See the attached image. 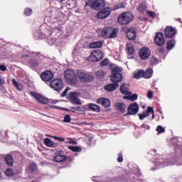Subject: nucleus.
I'll use <instances>...</instances> for the list:
<instances>
[{"label": "nucleus", "mask_w": 182, "mask_h": 182, "mask_svg": "<svg viewBox=\"0 0 182 182\" xmlns=\"http://www.w3.org/2000/svg\"><path fill=\"white\" fill-rule=\"evenodd\" d=\"M119 87V83H110L105 85L104 89L107 92H114Z\"/></svg>", "instance_id": "18"}, {"label": "nucleus", "mask_w": 182, "mask_h": 182, "mask_svg": "<svg viewBox=\"0 0 182 182\" xmlns=\"http://www.w3.org/2000/svg\"><path fill=\"white\" fill-rule=\"evenodd\" d=\"M31 95L36 99V100H37V102L41 103V105H48V103H49V100L48 98L41 94H38V92H31Z\"/></svg>", "instance_id": "10"}, {"label": "nucleus", "mask_w": 182, "mask_h": 182, "mask_svg": "<svg viewBox=\"0 0 182 182\" xmlns=\"http://www.w3.org/2000/svg\"><path fill=\"white\" fill-rule=\"evenodd\" d=\"M5 85V77L0 75V86Z\"/></svg>", "instance_id": "53"}, {"label": "nucleus", "mask_w": 182, "mask_h": 182, "mask_svg": "<svg viewBox=\"0 0 182 182\" xmlns=\"http://www.w3.org/2000/svg\"><path fill=\"white\" fill-rule=\"evenodd\" d=\"M153 69L151 68H146L144 71V79H150L151 77H153Z\"/></svg>", "instance_id": "23"}, {"label": "nucleus", "mask_w": 182, "mask_h": 182, "mask_svg": "<svg viewBox=\"0 0 182 182\" xmlns=\"http://www.w3.org/2000/svg\"><path fill=\"white\" fill-rule=\"evenodd\" d=\"M139 55L142 60H147V59L150 58V55H151V51L150 50V48L143 47L140 49Z\"/></svg>", "instance_id": "11"}, {"label": "nucleus", "mask_w": 182, "mask_h": 182, "mask_svg": "<svg viewBox=\"0 0 182 182\" xmlns=\"http://www.w3.org/2000/svg\"><path fill=\"white\" fill-rule=\"evenodd\" d=\"M114 181H119V180H117V179H114Z\"/></svg>", "instance_id": "61"}, {"label": "nucleus", "mask_w": 182, "mask_h": 182, "mask_svg": "<svg viewBox=\"0 0 182 182\" xmlns=\"http://www.w3.org/2000/svg\"><path fill=\"white\" fill-rule=\"evenodd\" d=\"M76 76L81 83H90L95 79V75H90L81 70H76Z\"/></svg>", "instance_id": "2"}, {"label": "nucleus", "mask_w": 182, "mask_h": 182, "mask_svg": "<svg viewBox=\"0 0 182 182\" xmlns=\"http://www.w3.org/2000/svg\"><path fill=\"white\" fill-rule=\"evenodd\" d=\"M50 87L55 92H60L63 89V81L60 79H54L50 82Z\"/></svg>", "instance_id": "7"}, {"label": "nucleus", "mask_w": 182, "mask_h": 182, "mask_svg": "<svg viewBox=\"0 0 182 182\" xmlns=\"http://www.w3.org/2000/svg\"><path fill=\"white\" fill-rule=\"evenodd\" d=\"M133 14L132 12L122 13L118 16V23L119 25H129L132 21H133Z\"/></svg>", "instance_id": "4"}, {"label": "nucleus", "mask_w": 182, "mask_h": 182, "mask_svg": "<svg viewBox=\"0 0 182 182\" xmlns=\"http://www.w3.org/2000/svg\"><path fill=\"white\" fill-rule=\"evenodd\" d=\"M105 75H106V73L102 70L96 72V77H97V79H102L105 77Z\"/></svg>", "instance_id": "32"}, {"label": "nucleus", "mask_w": 182, "mask_h": 182, "mask_svg": "<svg viewBox=\"0 0 182 182\" xmlns=\"http://www.w3.org/2000/svg\"><path fill=\"white\" fill-rule=\"evenodd\" d=\"M146 113L149 114V113H154V109L153 108V107H148L147 109H146Z\"/></svg>", "instance_id": "48"}, {"label": "nucleus", "mask_w": 182, "mask_h": 182, "mask_svg": "<svg viewBox=\"0 0 182 182\" xmlns=\"http://www.w3.org/2000/svg\"><path fill=\"white\" fill-rule=\"evenodd\" d=\"M141 129H145V130H149L150 129V126H149L148 124H143L141 126Z\"/></svg>", "instance_id": "50"}, {"label": "nucleus", "mask_w": 182, "mask_h": 182, "mask_svg": "<svg viewBox=\"0 0 182 182\" xmlns=\"http://www.w3.org/2000/svg\"><path fill=\"white\" fill-rule=\"evenodd\" d=\"M157 64H159V60L157 58H156L155 57H153L150 60V65L151 66H154Z\"/></svg>", "instance_id": "38"}, {"label": "nucleus", "mask_w": 182, "mask_h": 182, "mask_svg": "<svg viewBox=\"0 0 182 182\" xmlns=\"http://www.w3.org/2000/svg\"><path fill=\"white\" fill-rule=\"evenodd\" d=\"M68 149L70 150H71V151H74V152H80V151H82V148L80 146H68Z\"/></svg>", "instance_id": "31"}, {"label": "nucleus", "mask_w": 182, "mask_h": 182, "mask_svg": "<svg viewBox=\"0 0 182 182\" xmlns=\"http://www.w3.org/2000/svg\"><path fill=\"white\" fill-rule=\"evenodd\" d=\"M176 33L177 32L176 31V28L171 26H167L164 29V33H165L166 38H173V36H174V35H176Z\"/></svg>", "instance_id": "17"}, {"label": "nucleus", "mask_w": 182, "mask_h": 182, "mask_svg": "<svg viewBox=\"0 0 182 182\" xmlns=\"http://www.w3.org/2000/svg\"><path fill=\"white\" fill-rule=\"evenodd\" d=\"M117 28H113L112 27H105L102 31V36L105 39H112L117 37Z\"/></svg>", "instance_id": "5"}, {"label": "nucleus", "mask_w": 182, "mask_h": 182, "mask_svg": "<svg viewBox=\"0 0 182 182\" xmlns=\"http://www.w3.org/2000/svg\"><path fill=\"white\" fill-rule=\"evenodd\" d=\"M122 72H123V69L117 67L112 70L111 75L109 79L112 83H120L122 80H123V75H122Z\"/></svg>", "instance_id": "1"}, {"label": "nucleus", "mask_w": 182, "mask_h": 182, "mask_svg": "<svg viewBox=\"0 0 182 182\" xmlns=\"http://www.w3.org/2000/svg\"><path fill=\"white\" fill-rule=\"evenodd\" d=\"M11 80L14 86H16V87L19 86V83H18V82L16 81V80H15V78H13Z\"/></svg>", "instance_id": "54"}, {"label": "nucleus", "mask_w": 182, "mask_h": 182, "mask_svg": "<svg viewBox=\"0 0 182 182\" xmlns=\"http://www.w3.org/2000/svg\"><path fill=\"white\" fill-rule=\"evenodd\" d=\"M156 132L159 134H161L164 133L166 132V129H164V128L162 126L159 125L156 128Z\"/></svg>", "instance_id": "41"}, {"label": "nucleus", "mask_w": 182, "mask_h": 182, "mask_svg": "<svg viewBox=\"0 0 182 182\" xmlns=\"http://www.w3.org/2000/svg\"><path fill=\"white\" fill-rule=\"evenodd\" d=\"M84 124H87L86 123H84Z\"/></svg>", "instance_id": "64"}, {"label": "nucleus", "mask_w": 182, "mask_h": 182, "mask_svg": "<svg viewBox=\"0 0 182 182\" xmlns=\"http://www.w3.org/2000/svg\"><path fill=\"white\" fill-rule=\"evenodd\" d=\"M141 77L144 78V70H139L134 74V79H141Z\"/></svg>", "instance_id": "29"}, {"label": "nucleus", "mask_w": 182, "mask_h": 182, "mask_svg": "<svg viewBox=\"0 0 182 182\" xmlns=\"http://www.w3.org/2000/svg\"><path fill=\"white\" fill-rule=\"evenodd\" d=\"M65 79L68 85H77V76L75 70L68 69L65 71Z\"/></svg>", "instance_id": "3"}, {"label": "nucleus", "mask_w": 182, "mask_h": 182, "mask_svg": "<svg viewBox=\"0 0 182 182\" xmlns=\"http://www.w3.org/2000/svg\"><path fill=\"white\" fill-rule=\"evenodd\" d=\"M138 116L139 117V120H144V119H146V117H149L150 114L146 112H144L142 114H139Z\"/></svg>", "instance_id": "36"}, {"label": "nucleus", "mask_w": 182, "mask_h": 182, "mask_svg": "<svg viewBox=\"0 0 182 182\" xmlns=\"http://www.w3.org/2000/svg\"><path fill=\"white\" fill-rule=\"evenodd\" d=\"M127 83H124L120 87H119V90L121 92V93H122V95H129V91L127 90Z\"/></svg>", "instance_id": "30"}, {"label": "nucleus", "mask_w": 182, "mask_h": 182, "mask_svg": "<svg viewBox=\"0 0 182 182\" xmlns=\"http://www.w3.org/2000/svg\"><path fill=\"white\" fill-rule=\"evenodd\" d=\"M154 117H155V115H154V113H152L151 119H154Z\"/></svg>", "instance_id": "59"}, {"label": "nucleus", "mask_w": 182, "mask_h": 182, "mask_svg": "<svg viewBox=\"0 0 182 182\" xmlns=\"http://www.w3.org/2000/svg\"><path fill=\"white\" fill-rule=\"evenodd\" d=\"M90 5L92 9L99 11L106 5V3L105 2V0H95Z\"/></svg>", "instance_id": "12"}, {"label": "nucleus", "mask_w": 182, "mask_h": 182, "mask_svg": "<svg viewBox=\"0 0 182 182\" xmlns=\"http://www.w3.org/2000/svg\"><path fill=\"white\" fill-rule=\"evenodd\" d=\"M146 14L151 17V18H156V13L154 11H147Z\"/></svg>", "instance_id": "43"}, {"label": "nucleus", "mask_w": 182, "mask_h": 182, "mask_svg": "<svg viewBox=\"0 0 182 182\" xmlns=\"http://www.w3.org/2000/svg\"><path fill=\"white\" fill-rule=\"evenodd\" d=\"M109 65V59L105 58L100 63V66H107Z\"/></svg>", "instance_id": "40"}, {"label": "nucleus", "mask_w": 182, "mask_h": 182, "mask_svg": "<svg viewBox=\"0 0 182 182\" xmlns=\"http://www.w3.org/2000/svg\"><path fill=\"white\" fill-rule=\"evenodd\" d=\"M79 95L78 92H72L69 94L70 101L74 105H82V102L79 100L77 96Z\"/></svg>", "instance_id": "16"}, {"label": "nucleus", "mask_w": 182, "mask_h": 182, "mask_svg": "<svg viewBox=\"0 0 182 182\" xmlns=\"http://www.w3.org/2000/svg\"><path fill=\"white\" fill-rule=\"evenodd\" d=\"M0 177H2V172L0 171Z\"/></svg>", "instance_id": "60"}, {"label": "nucleus", "mask_w": 182, "mask_h": 182, "mask_svg": "<svg viewBox=\"0 0 182 182\" xmlns=\"http://www.w3.org/2000/svg\"><path fill=\"white\" fill-rule=\"evenodd\" d=\"M126 50L127 51V55H134V46L132 44H126Z\"/></svg>", "instance_id": "28"}, {"label": "nucleus", "mask_w": 182, "mask_h": 182, "mask_svg": "<svg viewBox=\"0 0 182 182\" xmlns=\"http://www.w3.org/2000/svg\"><path fill=\"white\" fill-rule=\"evenodd\" d=\"M44 144L47 146V147H51L53 149H55V147H58V144L53 142L49 138H46L43 140Z\"/></svg>", "instance_id": "21"}, {"label": "nucleus", "mask_w": 182, "mask_h": 182, "mask_svg": "<svg viewBox=\"0 0 182 182\" xmlns=\"http://www.w3.org/2000/svg\"><path fill=\"white\" fill-rule=\"evenodd\" d=\"M118 178H122V176H119Z\"/></svg>", "instance_id": "63"}, {"label": "nucleus", "mask_w": 182, "mask_h": 182, "mask_svg": "<svg viewBox=\"0 0 182 182\" xmlns=\"http://www.w3.org/2000/svg\"><path fill=\"white\" fill-rule=\"evenodd\" d=\"M102 46H103V43H102L101 41H95L93 43H90L89 45V48H90L91 49H96V48H102Z\"/></svg>", "instance_id": "26"}, {"label": "nucleus", "mask_w": 182, "mask_h": 182, "mask_svg": "<svg viewBox=\"0 0 182 182\" xmlns=\"http://www.w3.org/2000/svg\"><path fill=\"white\" fill-rule=\"evenodd\" d=\"M29 64L33 66V68H38L39 63L36 60H31Z\"/></svg>", "instance_id": "37"}, {"label": "nucleus", "mask_w": 182, "mask_h": 182, "mask_svg": "<svg viewBox=\"0 0 182 182\" xmlns=\"http://www.w3.org/2000/svg\"><path fill=\"white\" fill-rule=\"evenodd\" d=\"M137 95L133 94L132 95L129 96V100H132V102H134V100H137Z\"/></svg>", "instance_id": "47"}, {"label": "nucleus", "mask_w": 182, "mask_h": 182, "mask_svg": "<svg viewBox=\"0 0 182 182\" xmlns=\"http://www.w3.org/2000/svg\"><path fill=\"white\" fill-rule=\"evenodd\" d=\"M41 77L43 82H50L53 78V73L50 70H46L41 74Z\"/></svg>", "instance_id": "13"}, {"label": "nucleus", "mask_w": 182, "mask_h": 182, "mask_svg": "<svg viewBox=\"0 0 182 182\" xmlns=\"http://www.w3.org/2000/svg\"><path fill=\"white\" fill-rule=\"evenodd\" d=\"M70 120H71L70 115L66 114L64 117V119H63L64 123H70Z\"/></svg>", "instance_id": "42"}, {"label": "nucleus", "mask_w": 182, "mask_h": 182, "mask_svg": "<svg viewBox=\"0 0 182 182\" xmlns=\"http://www.w3.org/2000/svg\"><path fill=\"white\" fill-rule=\"evenodd\" d=\"M176 46V40L171 39L167 41L166 49L167 50H171Z\"/></svg>", "instance_id": "27"}, {"label": "nucleus", "mask_w": 182, "mask_h": 182, "mask_svg": "<svg viewBox=\"0 0 182 182\" xmlns=\"http://www.w3.org/2000/svg\"><path fill=\"white\" fill-rule=\"evenodd\" d=\"M159 53H164V48H160L159 49Z\"/></svg>", "instance_id": "55"}, {"label": "nucleus", "mask_w": 182, "mask_h": 182, "mask_svg": "<svg viewBox=\"0 0 182 182\" xmlns=\"http://www.w3.org/2000/svg\"><path fill=\"white\" fill-rule=\"evenodd\" d=\"M4 173L6 174V176H7V177H12L14 176V170H12L11 168H7Z\"/></svg>", "instance_id": "35"}, {"label": "nucleus", "mask_w": 182, "mask_h": 182, "mask_svg": "<svg viewBox=\"0 0 182 182\" xmlns=\"http://www.w3.org/2000/svg\"><path fill=\"white\" fill-rule=\"evenodd\" d=\"M72 110H75L76 112H83V108L80 107H71Z\"/></svg>", "instance_id": "45"}, {"label": "nucleus", "mask_w": 182, "mask_h": 182, "mask_svg": "<svg viewBox=\"0 0 182 182\" xmlns=\"http://www.w3.org/2000/svg\"><path fill=\"white\" fill-rule=\"evenodd\" d=\"M69 143L70 144H77V142H76V141H70Z\"/></svg>", "instance_id": "56"}, {"label": "nucleus", "mask_w": 182, "mask_h": 182, "mask_svg": "<svg viewBox=\"0 0 182 182\" xmlns=\"http://www.w3.org/2000/svg\"><path fill=\"white\" fill-rule=\"evenodd\" d=\"M90 1H86L85 2V6H88V5H90Z\"/></svg>", "instance_id": "58"}, {"label": "nucleus", "mask_w": 182, "mask_h": 182, "mask_svg": "<svg viewBox=\"0 0 182 182\" xmlns=\"http://www.w3.org/2000/svg\"><path fill=\"white\" fill-rule=\"evenodd\" d=\"M87 107L90 109L92 112H95L96 113H99L100 112V106L93 104V103H90L87 105Z\"/></svg>", "instance_id": "24"}, {"label": "nucleus", "mask_w": 182, "mask_h": 182, "mask_svg": "<svg viewBox=\"0 0 182 182\" xmlns=\"http://www.w3.org/2000/svg\"><path fill=\"white\" fill-rule=\"evenodd\" d=\"M147 97L148 99H153V91H148Z\"/></svg>", "instance_id": "52"}, {"label": "nucleus", "mask_w": 182, "mask_h": 182, "mask_svg": "<svg viewBox=\"0 0 182 182\" xmlns=\"http://www.w3.org/2000/svg\"><path fill=\"white\" fill-rule=\"evenodd\" d=\"M126 36L129 41H136L137 38V34L136 33V30L133 28H128L126 32Z\"/></svg>", "instance_id": "14"}, {"label": "nucleus", "mask_w": 182, "mask_h": 182, "mask_svg": "<svg viewBox=\"0 0 182 182\" xmlns=\"http://www.w3.org/2000/svg\"><path fill=\"white\" fill-rule=\"evenodd\" d=\"M146 9H147V6H146V5L139 4L138 7L139 12H140L141 14H144V12H146Z\"/></svg>", "instance_id": "34"}, {"label": "nucleus", "mask_w": 182, "mask_h": 182, "mask_svg": "<svg viewBox=\"0 0 182 182\" xmlns=\"http://www.w3.org/2000/svg\"><path fill=\"white\" fill-rule=\"evenodd\" d=\"M117 161H118V163H122L123 162V154H122V153L118 154Z\"/></svg>", "instance_id": "46"}, {"label": "nucleus", "mask_w": 182, "mask_h": 182, "mask_svg": "<svg viewBox=\"0 0 182 182\" xmlns=\"http://www.w3.org/2000/svg\"><path fill=\"white\" fill-rule=\"evenodd\" d=\"M139 104L137 102H134L130 104L127 108V113L124 114V116H134V114H137L139 113Z\"/></svg>", "instance_id": "8"}, {"label": "nucleus", "mask_w": 182, "mask_h": 182, "mask_svg": "<svg viewBox=\"0 0 182 182\" xmlns=\"http://www.w3.org/2000/svg\"><path fill=\"white\" fill-rule=\"evenodd\" d=\"M28 170L29 171H36V170H38V166L34 163L30 164L28 165Z\"/></svg>", "instance_id": "33"}, {"label": "nucleus", "mask_w": 182, "mask_h": 182, "mask_svg": "<svg viewBox=\"0 0 182 182\" xmlns=\"http://www.w3.org/2000/svg\"><path fill=\"white\" fill-rule=\"evenodd\" d=\"M102 59H103V53L100 50L92 51L90 55L88 57L90 62H100Z\"/></svg>", "instance_id": "6"}, {"label": "nucleus", "mask_w": 182, "mask_h": 182, "mask_svg": "<svg viewBox=\"0 0 182 182\" xmlns=\"http://www.w3.org/2000/svg\"><path fill=\"white\" fill-rule=\"evenodd\" d=\"M51 109H60V107H58V106H50Z\"/></svg>", "instance_id": "57"}, {"label": "nucleus", "mask_w": 182, "mask_h": 182, "mask_svg": "<svg viewBox=\"0 0 182 182\" xmlns=\"http://www.w3.org/2000/svg\"><path fill=\"white\" fill-rule=\"evenodd\" d=\"M154 43L158 46H163L164 45V35L162 33H157L154 38Z\"/></svg>", "instance_id": "15"}, {"label": "nucleus", "mask_w": 182, "mask_h": 182, "mask_svg": "<svg viewBox=\"0 0 182 182\" xmlns=\"http://www.w3.org/2000/svg\"><path fill=\"white\" fill-rule=\"evenodd\" d=\"M98 105H102L105 108L110 107V100L107 98H99L97 100Z\"/></svg>", "instance_id": "20"}, {"label": "nucleus", "mask_w": 182, "mask_h": 182, "mask_svg": "<svg viewBox=\"0 0 182 182\" xmlns=\"http://www.w3.org/2000/svg\"><path fill=\"white\" fill-rule=\"evenodd\" d=\"M53 139H55L57 141H65V138L63 137L53 136Z\"/></svg>", "instance_id": "49"}, {"label": "nucleus", "mask_w": 182, "mask_h": 182, "mask_svg": "<svg viewBox=\"0 0 182 182\" xmlns=\"http://www.w3.org/2000/svg\"><path fill=\"white\" fill-rule=\"evenodd\" d=\"M53 160L55 163H63V161L66 160V156L63 155L62 152L60 151L54 156Z\"/></svg>", "instance_id": "19"}, {"label": "nucleus", "mask_w": 182, "mask_h": 182, "mask_svg": "<svg viewBox=\"0 0 182 182\" xmlns=\"http://www.w3.org/2000/svg\"><path fill=\"white\" fill-rule=\"evenodd\" d=\"M117 110H120L122 113L126 112V105L124 103L118 102L115 105Z\"/></svg>", "instance_id": "25"}, {"label": "nucleus", "mask_w": 182, "mask_h": 182, "mask_svg": "<svg viewBox=\"0 0 182 182\" xmlns=\"http://www.w3.org/2000/svg\"><path fill=\"white\" fill-rule=\"evenodd\" d=\"M4 161L9 167H12V166H14V157L9 154L5 156Z\"/></svg>", "instance_id": "22"}, {"label": "nucleus", "mask_w": 182, "mask_h": 182, "mask_svg": "<svg viewBox=\"0 0 182 182\" xmlns=\"http://www.w3.org/2000/svg\"><path fill=\"white\" fill-rule=\"evenodd\" d=\"M112 14V8L105 7L97 14V19H106Z\"/></svg>", "instance_id": "9"}, {"label": "nucleus", "mask_w": 182, "mask_h": 182, "mask_svg": "<svg viewBox=\"0 0 182 182\" xmlns=\"http://www.w3.org/2000/svg\"><path fill=\"white\" fill-rule=\"evenodd\" d=\"M24 15H26V16H31L32 15V9L31 8L25 9Z\"/></svg>", "instance_id": "39"}, {"label": "nucleus", "mask_w": 182, "mask_h": 182, "mask_svg": "<svg viewBox=\"0 0 182 182\" xmlns=\"http://www.w3.org/2000/svg\"><path fill=\"white\" fill-rule=\"evenodd\" d=\"M0 70L1 72H6V66L5 65H0Z\"/></svg>", "instance_id": "51"}, {"label": "nucleus", "mask_w": 182, "mask_h": 182, "mask_svg": "<svg viewBox=\"0 0 182 182\" xmlns=\"http://www.w3.org/2000/svg\"><path fill=\"white\" fill-rule=\"evenodd\" d=\"M178 21H181V18H178Z\"/></svg>", "instance_id": "62"}, {"label": "nucleus", "mask_w": 182, "mask_h": 182, "mask_svg": "<svg viewBox=\"0 0 182 182\" xmlns=\"http://www.w3.org/2000/svg\"><path fill=\"white\" fill-rule=\"evenodd\" d=\"M69 90H70V88L69 87H67L61 94L62 97H65V96L68 95V92H69Z\"/></svg>", "instance_id": "44"}]
</instances>
